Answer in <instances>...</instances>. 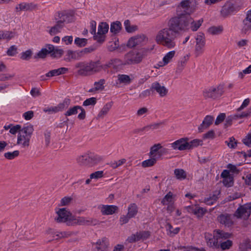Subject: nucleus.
<instances>
[{
  "label": "nucleus",
  "instance_id": "9b49d317",
  "mask_svg": "<svg viewBox=\"0 0 251 251\" xmlns=\"http://www.w3.org/2000/svg\"><path fill=\"white\" fill-rule=\"evenodd\" d=\"M251 213V202L247 203L238 208L234 216L238 218L248 219Z\"/></svg>",
  "mask_w": 251,
  "mask_h": 251
},
{
  "label": "nucleus",
  "instance_id": "bb28decb",
  "mask_svg": "<svg viewBox=\"0 0 251 251\" xmlns=\"http://www.w3.org/2000/svg\"><path fill=\"white\" fill-rule=\"evenodd\" d=\"M165 122L162 121L158 123H153L143 128L137 129L135 130L134 133H139L144 131H149L150 129L154 130L162 127L165 125Z\"/></svg>",
  "mask_w": 251,
  "mask_h": 251
},
{
  "label": "nucleus",
  "instance_id": "473e14b6",
  "mask_svg": "<svg viewBox=\"0 0 251 251\" xmlns=\"http://www.w3.org/2000/svg\"><path fill=\"white\" fill-rule=\"evenodd\" d=\"M125 65L124 64V61H122L121 60L117 58L112 59L109 61L106 64L105 66L107 68H112L114 69H117L120 67Z\"/></svg>",
  "mask_w": 251,
  "mask_h": 251
},
{
  "label": "nucleus",
  "instance_id": "37998d69",
  "mask_svg": "<svg viewBox=\"0 0 251 251\" xmlns=\"http://www.w3.org/2000/svg\"><path fill=\"white\" fill-rule=\"evenodd\" d=\"M124 26L126 32L132 33L138 29V26L136 25H131L129 20H126L124 22Z\"/></svg>",
  "mask_w": 251,
  "mask_h": 251
},
{
  "label": "nucleus",
  "instance_id": "c85d7f7f",
  "mask_svg": "<svg viewBox=\"0 0 251 251\" xmlns=\"http://www.w3.org/2000/svg\"><path fill=\"white\" fill-rule=\"evenodd\" d=\"M108 246V240L106 238L99 239L95 244L94 251H104Z\"/></svg>",
  "mask_w": 251,
  "mask_h": 251
},
{
  "label": "nucleus",
  "instance_id": "864d4df0",
  "mask_svg": "<svg viewBox=\"0 0 251 251\" xmlns=\"http://www.w3.org/2000/svg\"><path fill=\"white\" fill-rule=\"evenodd\" d=\"M81 106L76 105L73 107L70 108L65 113V115L66 116H70L71 115L76 114L78 112L79 109H81Z\"/></svg>",
  "mask_w": 251,
  "mask_h": 251
},
{
  "label": "nucleus",
  "instance_id": "a878e982",
  "mask_svg": "<svg viewBox=\"0 0 251 251\" xmlns=\"http://www.w3.org/2000/svg\"><path fill=\"white\" fill-rule=\"evenodd\" d=\"M90 158V152L78 156L76 158V161L80 165L91 167L92 166V164Z\"/></svg>",
  "mask_w": 251,
  "mask_h": 251
},
{
  "label": "nucleus",
  "instance_id": "1a4fd4ad",
  "mask_svg": "<svg viewBox=\"0 0 251 251\" xmlns=\"http://www.w3.org/2000/svg\"><path fill=\"white\" fill-rule=\"evenodd\" d=\"M224 87L219 85L217 87H211L203 91V96L205 99H216L221 97L224 93Z\"/></svg>",
  "mask_w": 251,
  "mask_h": 251
},
{
  "label": "nucleus",
  "instance_id": "c756f323",
  "mask_svg": "<svg viewBox=\"0 0 251 251\" xmlns=\"http://www.w3.org/2000/svg\"><path fill=\"white\" fill-rule=\"evenodd\" d=\"M66 57L65 60L68 62H70L72 60H79L82 56L80 50L73 51L69 50L66 54Z\"/></svg>",
  "mask_w": 251,
  "mask_h": 251
},
{
  "label": "nucleus",
  "instance_id": "a211bd4d",
  "mask_svg": "<svg viewBox=\"0 0 251 251\" xmlns=\"http://www.w3.org/2000/svg\"><path fill=\"white\" fill-rule=\"evenodd\" d=\"M187 138H182L170 144L171 147L175 150L184 151L187 150Z\"/></svg>",
  "mask_w": 251,
  "mask_h": 251
},
{
  "label": "nucleus",
  "instance_id": "0e129e2a",
  "mask_svg": "<svg viewBox=\"0 0 251 251\" xmlns=\"http://www.w3.org/2000/svg\"><path fill=\"white\" fill-rule=\"evenodd\" d=\"M97 102V99L96 98L92 97L89 99H86L84 101L83 103V105L84 106H93Z\"/></svg>",
  "mask_w": 251,
  "mask_h": 251
},
{
  "label": "nucleus",
  "instance_id": "de8ad7c7",
  "mask_svg": "<svg viewBox=\"0 0 251 251\" xmlns=\"http://www.w3.org/2000/svg\"><path fill=\"white\" fill-rule=\"evenodd\" d=\"M63 24H61L60 23L56 22V25L52 27L50 30V33L51 35H54L56 33L60 32L62 28L63 27Z\"/></svg>",
  "mask_w": 251,
  "mask_h": 251
},
{
  "label": "nucleus",
  "instance_id": "20e7f679",
  "mask_svg": "<svg viewBox=\"0 0 251 251\" xmlns=\"http://www.w3.org/2000/svg\"><path fill=\"white\" fill-rule=\"evenodd\" d=\"M242 5L241 0H228L222 7L221 15L226 18L234 15L242 9Z\"/></svg>",
  "mask_w": 251,
  "mask_h": 251
},
{
  "label": "nucleus",
  "instance_id": "f8f14e48",
  "mask_svg": "<svg viewBox=\"0 0 251 251\" xmlns=\"http://www.w3.org/2000/svg\"><path fill=\"white\" fill-rule=\"evenodd\" d=\"M109 25L105 22L100 23L98 26L97 34L94 36V40L98 42L102 43L105 40V34L108 32Z\"/></svg>",
  "mask_w": 251,
  "mask_h": 251
},
{
  "label": "nucleus",
  "instance_id": "7c9ffc66",
  "mask_svg": "<svg viewBox=\"0 0 251 251\" xmlns=\"http://www.w3.org/2000/svg\"><path fill=\"white\" fill-rule=\"evenodd\" d=\"M162 148V146L160 144H155L152 147H151L150 155L151 157H153L154 158H156L157 156L159 157L161 156V154L163 152H164L166 150V149H163L160 151L159 150Z\"/></svg>",
  "mask_w": 251,
  "mask_h": 251
},
{
  "label": "nucleus",
  "instance_id": "69168bd1",
  "mask_svg": "<svg viewBox=\"0 0 251 251\" xmlns=\"http://www.w3.org/2000/svg\"><path fill=\"white\" fill-rule=\"evenodd\" d=\"M32 54V52L30 50H27L25 52H23L21 53V58L25 60H29Z\"/></svg>",
  "mask_w": 251,
  "mask_h": 251
},
{
  "label": "nucleus",
  "instance_id": "4468645a",
  "mask_svg": "<svg viewBox=\"0 0 251 251\" xmlns=\"http://www.w3.org/2000/svg\"><path fill=\"white\" fill-rule=\"evenodd\" d=\"M55 20L61 24L71 22L73 20V15L66 11L58 12L55 15Z\"/></svg>",
  "mask_w": 251,
  "mask_h": 251
},
{
  "label": "nucleus",
  "instance_id": "680f3d73",
  "mask_svg": "<svg viewBox=\"0 0 251 251\" xmlns=\"http://www.w3.org/2000/svg\"><path fill=\"white\" fill-rule=\"evenodd\" d=\"M189 54H186L180 60V61L178 62V69H179L180 70H182L184 68L187 61L188 60L189 58Z\"/></svg>",
  "mask_w": 251,
  "mask_h": 251
},
{
  "label": "nucleus",
  "instance_id": "5701e85b",
  "mask_svg": "<svg viewBox=\"0 0 251 251\" xmlns=\"http://www.w3.org/2000/svg\"><path fill=\"white\" fill-rule=\"evenodd\" d=\"M251 31V9L246 13V18L243 21L242 31L246 34Z\"/></svg>",
  "mask_w": 251,
  "mask_h": 251
},
{
  "label": "nucleus",
  "instance_id": "4c0bfd02",
  "mask_svg": "<svg viewBox=\"0 0 251 251\" xmlns=\"http://www.w3.org/2000/svg\"><path fill=\"white\" fill-rule=\"evenodd\" d=\"M112 102H109L106 103L98 115L99 118H103L108 112L112 106Z\"/></svg>",
  "mask_w": 251,
  "mask_h": 251
},
{
  "label": "nucleus",
  "instance_id": "774afa93",
  "mask_svg": "<svg viewBox=\"0 0 251 251\" xmlns=\"http://www.w3.org/2000/svg\"><path fill=\"white\" fill-rule=\"evenodd\" d=\"M17 48L15 45L11 46L7 50V54L9 56H14L17 53Z\"/></svg>",
  "mask_w": 251,
  "mask_h": 251
},
{
  "label": "nucleus",
  "instance_id": "f704fd0d",
  "mask_svg": "<svg viewBox=\"0 0 251 251\" xmlns=\"http://www.w3.org/2000/svg\"><path fill=\"white\" fill-rule=\"evenodd\" d=\"M118 208V207L115 205H103L101 212L103 215H112L117 211Z\"/></svg>",
  "mask_w": 251,
  "mask_h": 251
},
{
  "label": "nucleus",
  "instance_id": "39448f33",
  "mask_svg": "<svg viewBox=\"0 0 251 251\" xmlns=\"http://www.w3.org/2000/svg\"><path fill=\"white\" fill-rule=\"evenodd\" d=\"M33 130V126L31 125L24 126L18 133L17 144L23 148L28 147Z\"/></svg>",
  "mask_w": 251,
  "mask_h": 251
},
{
  "label": "nucleus",
  "instance_id": "9d476101",
  "mask_svg": "<svg viewBox=\"0 0 251 251\" xmlns=\"http://www.w3.org/2000/svg\"><path fill=\"white\" fill-rule=\"evenodd\" d=\"M251 213V202L247 203L238 208L234 216L238 218L248 219Z\"/></svg>",
  "mask_w": 251,
  "mask_h": 251
},
{
  "label": "nucleus",
  "instance_id": "423d86ee",
  "mask_svg": "<svg viewBox=\"0 0 251 251\" xmlns=\"http://www.w3.org/2000/svg\"><path fill=\"white\" fill-rule=\"evenodd\" d=\"M143 59L142 53L136 50H131L125 55L124 65L135 64L140 63Z\"/></svg>",
  "mask_w": 251,
  "mask_h": 251
},
{
  "label": "nucleus",
  "instance_id": "f3484780",
  "mask_svg": "<svg viewBox=\"0 0 251 251\" xmlns=\"http://www.w3.org/2000/svg\"><path fill=\"white\" fill-rule=\"evenodd\" d=\"M195 3V0H182L178 7L183 9L184 12L186 13L185 15H189L193 12V6Z\"/></svg>",
  "mask_w": 251,
  "mask_h": 251
},
{
  "label": "nucleus",
  "instance_id": "6ab92c4d",
  "mask_svg": "<svg viewBox=\"0 0 251 251\" xmlns=\"http://www.w3.org/2000/svg\"><path fill=\"white\" fill-rule=\"evenodd\" d=\"M204 237L208 246L216 249L219 248V241L218 238L215 236L214 231L213 232V235L209 233H205Z\"/></svg>",
  "mask_w": 251,
  "mask_h": 251
},
{
  "label": "nucleus",
  "instance_id": "c03bdc74",
  "mask_svg": "<svg viewBox=\"0 0 251 251\" xmlns=\"http://www.w3.org/2000/svg\"><path fill=\"white\" fill-rule=\"evenodd\" d=\"M174 195L171 192H169L161 201V203L163 205H168L173 202Z\"/></svg>",
  "mask_w": 251,
  "mask_h": 251
},
{
  "label": "nucleus",
  "instance_id": "bf43d9fd",
  "mask_svg": "<svg viewBox=\"0 0 251 251\" xmlns=\"http://www.w3.org/2000/svg\"><path fill=\"white\" fill-rule=\"evenodd\" d=\"M126 161V159L123 158L117 161H112L110 163L109 165L113 169H116L125 164Z\"/></svg>",
  "mask_w": 251,
  "mask_h": 251
},
{
  "label": "nucleus",
  "instance_id": "13d9d810",
  "mask_svg": "<svg viewBox=\"0 0 251 251\" xmlns=\"http://www.w3.org/2000/svg\"><path fill=\"white\" fill-rule=\"evenodd\" d=\"M223 28L220 26H212L208 29L209 33L212 35H217L222 33Z\"/></svg>",
  "mask_w": 251,
  "mask_h": 251
},
{
  "label": "nucleus",
  "instance_id": "79ce46f5",
  "mask_svg": "<svg viewBox=\"0 0 251 251\" xmlns=\"http://www.w3.org/2000/svg\"><path fill=\"white\" fill-rule=\"evenodd\" d=\"M117 78V84H129L131 81L129 76L126 75H118Z\"/></svg>",
  "mask_w": 251,
  "mask_h": 251
},
{
  "label": "nucleus",
  "instance_id": "2f4dec72",
  "mask_svg": "<svg viewBox=\"0 0 251 251\" xmlns=\"http://www.w3.org/2000/svg\"><path fill=\"white\" fill-rule=\"evenodd\" d=\"M68 71V69L65 67H61L57 69H54L49 71L46 74L47 77H53L66 74Z\"/></svg>",
  "mask_w": 251,
  "mask_h": 251
},
{
  "label": "nucleus",
  "instance_id": "dca6fc26",
  "mask_svg": "<svg viewBox=\"0 0 251 251\" xmlns=\"http://www.w3.org/2000/svg\"><path fill=\"white\" fill-rule=\"evenodd\" d=\"M150 235V234L149 231H142L137 232L136 233L133 234L129 236L127 239V241L129 243H133L141 240H144L148 238Z\"/></svg>",
  "mask_w": 251,
  "mask_h": 251
},
{
  "label": "nucleus",
  "instance_id": "72a5a7b5",
  "mask_svg": "<svg viewBox=\"0 0 251 251\" xmlns=\"http://www.w3.org/2000/svg\"><path fill=\"white\" fill-rule=\"evenodd\" d=\"M221 177L224 178L223 183L227 187L231 186L233 183L232 178L229 176L228 170H225L221 175Z\"/></svg>",
  "mask_w": 251,
  "mask_h": 251
},
{
  "label": "nucleus",
  "instance_id": "a19ab883",
  "mask_svg": "<svg viewBox=\"0 0 251 251\" xmlns=\"http://www.w3.org/2000/svg\"><path fill=\"white\" fill-rule=\"evenodd\" d=\"M190 19L192 20V22L189 24V29L191 28L193 31H197L201 25V24L203 22V20L201 19L197 21H195L191 17Z\"/></svg>",
  "mask_w": 251,
  "mask_h": 251
},
{
  "label": "nucleus",
  "instance_id": "aec40b11",
  "mask_svg": "<svg viewBox=\"0 0 251 251\" xmlns=\"http://www.w3.org/2000/svg\"><path fill=\"white\" fill-rule=\"evenodd\" d=\"M38 8V5L34 2H22L18 5L15 7L16 12H20L21 11H32Z\"/></svg>",
  "mask_w": 251,
  "mask_h": 251
},
{
  "label": "nucleus",
  "instance_id": "c9c22d12",
  "mask_svg": "<svg viewBox=\"0 0 251 251\" xmlns=\"http://www.w3.org/2000/svg\"><path fill=\"white\" fill-rule=\"evenodd\" d=\"M122 28L121 23L119 21H116L111 24L110 31L113 35H117L121 31Z\"/></svg>",
  "mask_w": 251,
  "mask_h": 251
},
{
  "label": "nucleus",
  "instance_id": "3c124183",
  "mask_svg": "<svg viewBox=\"0 0 251 251\" xmlns=\"http://www.w3.org/2000/svg\"><path fill=\"white\" fill-rule=\"evenodd\" d=\"M219 247H220L222 250H228L232 246V242L229 240H226L224 242L219 241Z\"/></svg>",
  "mask_w": 251,
  "mask_h": 251
},
{
  "label": "nucleus",
  "instance_id": "ea45409f",
  "mask_svg": "<svg viewBox=\"0 0 251 251\" xmlns=\"http://www.w3.org/2000/svg\"><path fill=\"white\" fill-rule=\"evenodd\" d=\"M127 214L129 217L133 218L135 217L138 213V208L137 204L135 203H131L128 207Z\"/></svg>",
  "mask_w": 251,
  "mask_h": 251
},
{
  "label": "nucleus",
  "instance_id": "ddd939ff",
  "mask_svg": "<svg viewBox=\"0 0 251 251\" xmlns=\"http://www.w3.org/2000/svg\"><path fill=\"white\" fill-rule=\"evenodd\" d=\"M70 100L66 98L57 106L45 108L43 111L49 114L55 113L67 108L70 105Z\"/></svg>",
  "mask_w": 251,
  "mask_h": 251
},
{
  "label": "nucleus",
  "instance_id": "49530a36",
  "mask_svg": "<svg viewBox=\"0 0 251 251\" xmlns=\"http://www.w3.org/2000/svg\"><path fill=\"white\" fill-rule=\"evenodd\" d=\"M175 54L176 51L175 50H172L168 52L163 58L164 63L163 65L168 64L175 56Z\"/></svg>",
  "mask_w": 251,
  "mask_h": 251
},
{
  "label": "nucleus",
  "instance_id": "0eeeda50",
  "mask_svg": "<svg viewBox=\"0 0 251 251\" xmlns=\"http://www.w3.org/2000/svg\"><path fill=\"white\" fill-rule=\"evenodd\" d=\"M63 50H61L55 49L52 45H47L45 48L42 49L35 56L34 58H44L48 54H50L51 56L55 57L56 54L61 55Z\"/></svg>",
  "mask_w": 251,
  "mask_h": 251
},
{
  "label": "nucleus",
  "instance_id": "7ed1b4c3",
  "mask_svg": "<svg viewBox=\"0 0 251 251\" xmlns=\"http://www.w3.org/2000/svg\"><path fill=\"white\" fill-rule=\"evenodd\" d=\"M190 16L180 14L172 18L169 22V26L176 34L189 30V24L191 23Z\"/></svg>",
  "mask_w": 251,
  "mask_h": 251
},
{
  "label": "nucleus",
  "instance_id": "393cba45",
  "mask_svg": "<svg viewBox=\"0 0 251 251\" xmlns=\"http://www.w3.org/2000/svg\"><path fill=\"white\" fill-rule=\"evenodd\" d=\"M251 114V111L243 112L241 114H237L233 115H230L228 116L225 121V127H228L231 125L232 121L235 119L238 118H242L244 117H247L249 116Z\"/></svg>",
  "mask_w": 251,
  "mask_h": 251
},
{
  "label": "nucleus",
  "instance_id": "338daca9",
  "mask_svg": "<svg viewBox=\"0 0 251 251\" xmlns=\"http://www.w3.org/2000/svg\"><path fill=\"white\" fill-rule=\"evenodd\" d=\"M103 172L102 171H98L92 173L90 176V179H99L103 176Z\"/></svg>",
  "mask_w": 251,
  "mask_h": 251
},
{
  "label": "nucleus",
  "instance_id": "09e8293b",
  "mask_svg": "<svg viewBox=\"0 0 251 251\" xmlns=\"http://www.w3.org/2000/svg\"><path fill=\"white\" fill-rule=\"evenodd\" d=\"M174 173L178 179H184L186 177V174L183 169H176L174 171Z\"/></svg>",
  "mask_w": 251,
  "mask_h": 251
},
{
  "label": "nucleus",
  "instance_id": "4be33fe9",
  "mask_svg": "<svg viewBox=\"0 0 251 251\" xmlns=\"http://www.w3.org/2000/svg\"><path fill=\"white\" fill-rule=\"evenodd\" d=\"M217 220L220 224L226 227H230L233 224L232 216L226 213L220 215L218 217Z\"/></svg>",
  "mask_w": 251,
  "mask_h": 251
},
{
  "label": "nucleus",
  "instance_id": "603ef678",
  "mask_svg": "<svg viewBox=\"0 0 251 251\" xmlns=\"http://www.w3.org/2000/svg\"><path fill=\"white\" fill-rule=\"evenodd\" d=\"M202 141L199 139H194L190 142L187 141V150H191L194 148L197 147L201 144Z\"/></svg>",
  "mask_w": 251,
  "mask_h": 251
},
{
  "label": "nucleus",
  "instance_id": "4d7b16f0",
  "mask_svg": "<svg viewBox=\"0 0 251 251\" xmlns=\"http://www.w3.org/2000/svg\"><path fill=\"white\" fill-rule=\"evenodd\" d=\"M207 210L203 207H196L195 214L198 218H201L206 213Z\"/></svg>",
  "mask_w": 251,
  "mask_h": 251
},
{
  "label": "nucleus",
  "instance_id": "5fc2aeb1",
  "mask_svg": "<svg viewBox=\"0 0 251 251\" xmlns=\"http://www.w3.org/2000/svg\"><path fill=\"white\" fill-rule=\"evenodd\" d=\"M156 162V158L151 157V158L142 162V165L143 167H149L152 166Z\"/></svg>",
  "mask_w": 251,
  "mask_h": 251
},
{
  "label": "nucleus",
  "instance_id": "cd10ccee",
  "mask_svg": "<svg viewBox=\"0 0 251 251\" xmlns=\"http://www.w3.org/2000/svg\"><path fill=\"white\" fill-rule=\"evenodd\" d=\"M214 121V117L210 115H207L202 121V123L198 127V130L200 132H202L204 129L208 128L213 123Z\"/></svg>",
  "mask_w": 251,
  "mask_h": 251
},
{
  "label": "nucleus",
  "instance_id": "6e6d98bb",
  "mask_svg": "<svg viewBox=\"0 0 251 251\" xmlns=\"http://www.w3.org/2000/svg\"><path fill=\"white\" fill-rule=\"evenodd\" d=\"M105 80L104 79H101L99 81L94 83V89L95 91H101L104 88V84Z\"/></svg>",
  "mask_w": 251,
  "mask_h": 251
},
{
  "label": "nucleus",
  "instance_id": "412c9836",
  "mask_svg": "<svg viewBox=\"0 0 251 251\" xmlns=\"http://www.w3.org/2000/svg\"><path fill=\"white\" fill-rule=\"evenodd\" d=\"M57 216L55 220L58 223L65 222L67 221L70 215L69 211L65 208H60L56 211Z\"/></svg>",
  "mask_w": 251,
  "mask_h": 251
},
{
  "label": "nucleus",
  "instance_id": "e2e57ef3",
  "mask_svg": "<svg viewBox=\"0 0 251 251\" xmlns=\"http://www.w3.org/2000/svg\"><path fill=\"white\" fill-rule=\"evenodd\" d=\"M87 43V39L76 37L75 39V44L79 47H84Z\"/></svg>",
  "mask_w": 251,
  "mask_h": 251
},
{
  "label": "nucleus",
  "instance_id": "2eb2a0df",
  "mask_svg": "<svg viewBox=\"0 0 251 251\" xmlns=\"http://www.w3.org/2000/svg\"><path fill=\"white\" fill-rule=\"evenodd\" d=\"M147 41V39L144 35H137L131 37L128 40L127 46L129 48H133L136 46L144 44Z\"/></svg>",
  "mask_w": 251,
  "mask_h": 251
},
{
  "label": "nucleus",
  "instance_id": "a18cd8bd",
  "mask_svg": "<svg viewBox=\"0 0 251 251\" xmlns=\"http://www.w3.org/2000/svg\"><path fill=\"white\" fill-rule=\"evenodd\" d=\"M75 222L80 225H90L92 224L91 219H87L83 217H77L75 219Z\"/></svg>",
  "mask_w": 251,
  "mask_h": 251
},
{
  "label": "nucleus",
  "instance_id": "f03ea898",
  "mask_svg": "<svg viewBox=\"0 0 251 251\" xmlns=\"http://www.w3.org/2000/svg\"><path fill=\"white\" fill-rule=\"evenodd\" d=\"M75 67L78 69L77 74L81 76H88L100 72L103 68L100 61H81L76 63Z\"/></svg>",
  "mask_w": 251,
  "mask_h": 251
},
{
  "label": "nucleus",
  "instance_id": "6e6552de",
  "mask_svg": "<svg viewBox=\"0 0 251 251\" xmlns=\"http://www.w3.org/2000/svg\"><path fill=\"white\" fill-rule=\"evenodd\" d=\"M196 45L194 50V55L196 57L202 55L205 50V39L203 33H199L196 38Z\"/></svg>",
  "mask_w": 251,
  "mask_h": 251
},
{
  "label": "nucleus",
  "instance_id": "052dcab7",
  "mask_svg": "<svg viewBox=\"0 0 251 251\" xmlns=\"http://www.w3.org/2000/svg\"><path fill=\"white\" fill-rule=\"evenodd\" d=\"M19 154V151H15L13 152H7L4 153V156L7 159H13Z\"/></svg>",
  "mask_w": 251,
  "mask_h": 251
},
{
  "label": "nucleus",
  "instance_id": "8fccbe9b",
  "mask_svg": "<svg viewBox=\"0 0 251 251\" xmlns=\"http://www.w3.org/2000/svg\"><path fill=\"white\" fill-rule=\"evenodd\" d=\"M92 166L98 164L103 160V157L97 154L90 152Z\"/></svg>",
  "mask_w": 251,
  "mask_h": 251
},
{
  "label": "nucleus",
  "instance_id": "f257e3e1",
  "mask_svg": "<svg viewBox=\"0 0 251 251\" xmlns=\"http://www.w3.org/2000/svg\"><path fill=\"white\" fill-rule=\"evenodd\" d=\"M176 34L169 26L159 30L155 36L156 42L169 49L176 46Z\"/></svg>",
  "mask_w": 251,
  "mask_h": 251
},
{
  "label": "nucleus",
  "instance_id": "b1692460",
  "mask_svg": "<svg viewBox=\"0 0 251 251\" xmlns=\"http://www.w3.org/2000/svg\"><path fill=\"white\" fill-rule=\"evenodd\" d=\"M152 92L156 91L161 97L165 96L168 93V89L159 82H155L152 83L151 86Z\"/></svg>",
  "mask_w": 251,
  "mask_h": 251
},
{
  "label": "nucleus",
  "instance_id": "e433bc0d",
  "mask_svg": "<svg viewBox=\"0 0 251 251\" xmlns=\"http://www.w3.org/2000/svg\"><path fill=\"white\" fill-rule=\"evenodd\" d=\"M15 33L7 30H0V40L9 41L14 38Z\"/></svg>",
  "mask_w": 251,
  "mask_h": 251
},
{
  "label": "nucleus",
  "instance_id": "58836bf2",
  "mask_svg": "<svg viewBox=\"0 0 251 251\" xmlns=\"http://www.w3.org/2000/svg\"><path fill=\"white\" fill-rule=\"evenodd\" d=\"M215 236L218 238L219 241L222 240H226L229 238L230 236V234L228 232H226L220 229L215 230L214 231Z\"/></svg>",
  "mask_w": 251,
  "mask_h": 251
}]
</instances>
